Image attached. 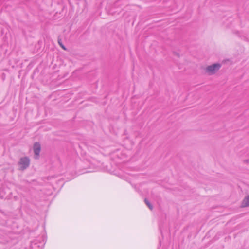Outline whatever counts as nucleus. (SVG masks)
I'll list each match as a JSON object with an SVG mask.
<instances>
[{
    "label": "nucleus",
    "mask_w": 249,
    "mask_h": 249,
    "mask_svg": "<svg viewBox=\"0 0 249 249\" xmlns=\"http://www.w3.org/2000/svg\"><path fill=\"white\" fill-rule=\"evenodd\" d=\"M30 160L27 157L21 158L18 161L19 170L23 171L27 168L30 165Z\"/></svg>",
    "instance_id": "obj_1"
},
{
    "label": "nucleus",
    "mask_w": 249,
    "mask_h": 249,
    "mask_svg": "<svg viewBox=\"0 0 249 249\" xmlns=\"http://www.w3.org/2000/svg\"><path fill=\"white\" fill-rule=\"evenodd\" d=\"M221 66V64L219 63L213 64L206 67V72L209 75L213 74L220 69Z\"/></svg>",
    "instance_id": "obj_2"
},
{
    "label": "nucleus",
    "mask_w": 249,
    "mask_h": 249,
    "mask_svg": "<svg viewBox=\"0 0 249 249\" xmlns=\"http://www.w3.org/2000/svg\"><path fill=\"white\" fill-rule=\"evenodd\" d=\"M33 149L35 154V158L37 159L39 158V153L41 150L40 144L38 142L35 143Z\"/></svg>",
    "instance_id": "obj_3"
},
{
    "label": "nucleus",
    "mask_w": 249,
    "mask_h": 249,
    "mask_svg": "<svg viewBox=\"0 0 249 249\" xmlns=\"http://www.w3.org/2000/svg\"><path fill=\"white\" fill-rule=\"evenodd\" d=\"M242 206L243 207L249 206V195L243 199L242 203Z\"/></svg>",
    "instance_id": "obj_4"
},
{
    "label": "nucleus",
    "mask_w": 249,
    "mask_h": 249,
    "mask_svg": "<svg viewBox=\"0 0 249 249\" xmlns=\"http://www.w3.org/2000/svg\"><path fill=\"white\" fill-rule=\"evenodd\" d=\"M5 189L1 188L0 190V196L2 198H6L7 196H5Z\"/></svg>",
    "instance_id": "obj_5"
},
{
    "label": "nucleus",
    "mask_w": 249,
    "mask_h": 249,
    "mask_svg": "<svg viewBox=\"0 0 249 249\" xmlns=\"http://www.w3.org/2000/svg\"><path fill=\"white\" fill-rule=\"evenodd\" d=\"M144 202L146 204V205L147 206V207L149 208L150 210H152L153 209L152 205L150 203V202L146 198H145L144 199Z\"/></svg>",
    "instance_id": "obj_6"
},
{
    "label": "nucleus",
    "mask_w": 249,
    "mask_h": 249,
    "mask_svg": "<svg viewBox=\"0 0 249 249\" xmlns=\"http://www.w3.org/2000/svg\"><path fill=\"white\" fill-rule=\"evenodd\" d=\"M58 43L59 44V45L64 50H66L67 49L64 46V45L62 44V42H61V39H59L58 40Z\"/></svg>",
    "instance_id": "obj_7"
}]
</instances>
